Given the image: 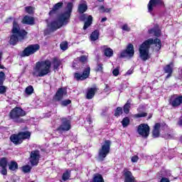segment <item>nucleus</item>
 I'll return each instance as SVG.
<instances>
[{
    "instance_id": "nucleus-1",
    "label": "nucleus",
    "mask_w": 182,
    "mask_h": 182,
    "mask_svg": "<svg viewBox=\"0 0 182 182\" xmlns=\"http://www.w3.org/2000/svg\"><path fill=\"white\" fill-rule=\"evenodd\" d=\"M73 12V4L72 2H68L65 7V11L61 13L58 16V21H53L49 24V28L51 32H55L62 28L64 25H68L69 21H70V17L72 16V13Z\"/></svg>"
},
{
    "instance_id": "nucleus-2",
    "label": "nucleus",
    "mask_w": 182,
    "mask_h": 182,
    "mask_svg": "<svg viewBox=\"0 0 182 182\" xmlns=\"http://www.w3.org/2000/svg\"><path fill=\"white\" fill-rule=\"evenodd\" d=\"M151 45H155L157 50L161 49V40L159 38H149L146 40L139 47V56L141 60L146 62L150 58V55L149 54V50Z\"/></svg>"
},
{
    "instance_id": "nucleus-3",
    "label": "nucleus",
    "mask_w": 182,
    "mask_h": 182,
    "mask_svg": "<svg viewBox=\"0 0 182 182\" xmlns=\"http://www.w3.org/2000/svg\"><path fill=\"white\" fill-rule=\"evenodd\" d=\"M11 33L13 34L10 36L9 43L13 46H15L18 42H22V41L26 39V36H28V31H26L25 29H21L19 23H18V21L16 20H14L13 21Z\"/></svg>"
},
{
    "instance_id": "nucleus-4",
    "label": "nucleus",
    "mask_w": 182,
    "mask_h": 182,
    "mask_svg": "<svg viewBox=\"0 0 182 182\" xmlns=\"http://www.w3.org/2000/svg\"><path fill=\"white\" fill-rule=\"evenodd\" d=\"M50 68H52V62L50 60L47 59L38 61L36 63L35 71L33 72V75L36 76V77H43V76H46V75L50 73Z\"/></svg>"
},
{
    "instance_id": "nucleus-5",
    "label": "nucleus",
    "mask_w": 182,
    "mask_h": 182,
    "mask_svg": "<svg viewBox=\"0 0 182 182\" xmlns=\"http://www.w3.org/2000/svg\"><path fill=\"white\" fill-rule=\"evenodd\" d=\"M26 111L23 110L21 107H15L9 113V120H12L14 123L21 124L25 123V119L23 117L26 116Z\"/></svg>"
},
{
    "instance_id": "nucleus-6",
    "label": "nucleus",
    "mask_w": 182,
    "mask_h": 182,
    "mask_svg": "<svg viewBox=\"0 0 182 182\" xmlns=\"http://www.w3.org/2000/svg\"><path fill=\"white\" fill-rule=\"evenodd\" d=\"M31 132L24 131L19 132L17 134H12L10 136V141L14 144V146H21L23 143L24 140H29L31 136Z\"/></svg>"
},
{
    "instance_id": "nucleus-7",
    "label": "nucleus",
    "mask_w": 182,
    "mask_h": 182,
    "mask_svg": "<svg viewBox=\"0 0 182 182\" xmlns=\"http://www.w3.org/2000/svg\"><path fill=\"white\" fill-rule=\"evenodd\" d=\"M112 146L111 140H105L104 144L98 151V161H105L107 155L110 153V146Z\"/></svg>"
},
{
    "instance_id": "nucleus-8",
    "label": "nucleus",
    "mask_w": 182,
    "mask_h": 182,
    "mask_svg": "<svg viewBox=\"0 0 182 182\" xmlns=\"http://www.w3.org/2000/svg\"><path fill=\"white\" fill-rule=\"evenodd\" d=\"M60 122L61 124L55 129V132H58L59 134H63V133L69 132L72 129L71 122L67 117H61Z\"/></svg>"
},
{
    "instance_id": "nucleus-9",
    "label": "nucleus",
    "mask_w": 182,
    "mask_h": 182,
    "mask_svg": "<svg viewBox=\"0 0 182 182\" xmlns=\"http://www.w3.org/2000/svg\"><path fill=\"white\" fill-rule=\"evenodd\" d=\"M39 49H41V46H39V44H30L21 52V57L28 58V56H31V55L36 53Z\"/></svg>"
},
{
    "instance_id": "nucleus-10",
    "label": "nucleus",
    "mask_w": 182,
    "mask_h": 182,
    "mask_svg": "<svg viewBox=\"0 0 182 182\" xmlns=\"http://www.w3.org/2000/svg\"><path fill=\"white\" fill-rule=\"evenodd\" d=\"M73 76L77 82L86 80L90 76V66L87 65L82 74L80 73H75Z\"/></svg>"
},
{
    "instance_id": "nucleus-11",
    "label": "nucleus",
    "mask_w": 182,
    "mask_h": 182,
    "mask_svg": "<svg viewBox=\"0 0 182 182\" xmlns=\"http://www.w3.org/2000/svg\"><path fill=\"white\" fill-rule=\"evenodd\" d=\"M137 133L144 139H147L150 136V127L147 124H141L137 127Z\"/></svg>"
},
{
    "instance_id": "nucleus-12",
    "label": "nucleus",
    "mask_w": 182,
    "mask_h": 182,
    "mask_svg": "<svg viewBox=\"0 0 182 182\" xmlns=\"http://www.w3.org/2000/svg\"><path fill=\"white\" fill-rule=\"evenodd\" d=\"M39 160H41V152L39 150L36 149L31 151L29 157V161L31 166H38L39 164Z\"/></svg>"
},
{
    "instance_id": "nucleus-13",
    "label": "nucleus",
    "mask_w": 182,
    "mask_h": 182,
    "mask_svg": "<svg viewBox=\"0 0 182 182\" xmlns=\"http://www.w3.org/2000/svg\"><path fill=\"white\" fill-rule=\"evenodd\" d=\"M133 58L134 56V46L132 43H129L125 50H123L121 53L119 58Z\"/></svg>"
},
{
    "instance_id": "nucleus-14",
    "label": "nucleus",
    "mask_w": 182,
    "mask_h": 182,
    "mask_svg": "<svg viewBox=\"0 0 182 182\" xmlns=\"http://www.w3.org/2000/svg\"><path fill=\"white\" fill-rule=\"evenodd\" d=\"M169 105L173 107H178L182 104V95H173L168 100Z\"/></svg>"
},
{
    "instance_id": "nucleus-15",
    "label": "nucleus",
    "mask_w": 182,
    "mask_h": 182,
    "mask_svg": "<svg viewBox=\"0 0 182 182\" xmlns=\"http://www.w3.org/2000/svg\"><path fill=\"white\" fill-rule=\"evenodd\" d=\"M66 93H68V92H66V90H65V88H63V87L58 88V90H57V92H55L54 96L53 97L52 101L53 102L62 101V100L63 99V96H65V95H66Z\"/></svg>"
},
{
    "instance_id": "nucleus-16",
    "label": "nucleus",
    "mask_w": 182,
    "mask_h": 182,
    "mask_svg": "<svg viewBox=\"0 0 182 182\" xmlns=\"http://www.w3.org/2000/svg\"><path fill=\"white\" fill-rule=\"evenodd\" d=\"M0 167H1V174L2 176L8 175V158L2 157L0 158Z\"/></svg>"
},
{
    "instance_id": "nucleus-17",
    "label": "nucleus",
    "mask_w": 182,
    "mask_h": 182,
    "mask_svg": "<svg viewBox=\"0 0 182 182\" xmlns=\"http://www.w3.org/2000/svg\"><path fill=\"white\" fill-rule=\"evenodd\" d=\"M6 75L4 71H0V95H5L6 93V86L4 85Z\"/></svg>"
},
{
    "instance_id": "nucleus-18",
    "label": "nucleus",
    "mask_w": 182,
    "mask_h": 182,
    "mask_svg": "<svg viewBox=\"0 0 182 182\" xmlns=\"http://www.w3.org/2000/svg\"><path fill=\"white\" fill-rule=\"evenodd\" d=\"M173 68L174 63L173 62H171L169 64H167L166 66L164 67V73H167V75L165 77V80H167V79H170V77L173 76Z\"/></svg>"
},
{
    "instance_id": "nucleus-19",
    "label": "nucleus",
    "mask_w": 182,
    "mask_h": 182,
    "mask_svg": "<svg viewBox=\"0 0 182 182\" xmlns=\"http://www.w3.org/2000/svg\"><path fill=\"white\" fill-rule=\"evenodd\" d=\"M163 6L164 5V1L163 0H150L148 4V11L149 12H153V9H154V6Z\"/></svg>"
},
{
    "instance_id": "nucleus-20",
    "label": "nucleus",
    "mask_w": 182,
    "mask_h": 182,
    "mask_svg": "<svg viewBox=\"0 0 182 182\" xmlns=\"http://www.w3.org/2000/svg\"><path fill=\"white\" fill-rule=\"evenodd\" d=\"M123 176L124 177V182H135L136 179L133 176L132 171L124 168L123 171Z\"/></svg>"
},
{
    "instance_id": "nucleus-21",
    "label": "nucleus",
    "mask_w": 182,
    "mask_h": 182,
    "mask_svg": "<svg viewBox=\"0 0 182 182\" xmlns=\"http://www.w3.org/2000/svg\"><path fill=\"white\" fill-rule=\"evenodd\" d=\"M97 90H99V88L97 87L87 88L85 95L86 99H87V100L93 99Z\"/></svg>"
},
{
    "instance_id": "nucleus-22",
    "label": "nucleus",
    "mask_w": 182,
    "mask_h": 182,
    "mask_svg": "<svg viewBox=\"0 0 182 182\" xmlns=\"http://www.w3.org/2000/svg\"><path fill=\"white\" fill-rule=\"evenodd\" d=\"M149 33H154L156 38H160L161 36V29H160L159 24H155L153 28L149 29Z\"/></svg>"
},
{
    "instance_id": "nucleus-23",
    "label": "nucleus",
    "mask_w": 182,
    "mask_h": 182,
    "mask_svg": "<svg viewBox=\"0 0 182 182\" xmlns=\"http://www.w3.org/2000/svg\"><path fill=\"white\" fill-rule=\"evenodd\" d=\"M161 127V124L156 123L154 126L152 130V137L154 139H157V137H160V129Z\"/></svg>"
},
{
    "instance_id": "nucleus-24",
    "label": "nucleus",
    "mask_w": 182,
    "mask_h": 182,
    "mask_svg": "<svg viewBox=\"0 0 182 182\" xmlns=\"http://www.w3.org/2000/svg\"><path fill=\"white\" fill-rule=\"evenodd\" d=\"M63 8V3L62 1H60L53 6L52 9L49 11L48 15L50 16H52V15H55V14H56L57 11H59V9H62Z\"/></svg>"
},
{
    "instance_id": "nucleus-25",
    "label": "nucleus",
    "mask_w": 182,
    "mask_h": 182,
    "mask_svg": "<svg viewBox=\"0 0 182 182\" xmlns=\"http://www.w3.org/2000/svg\"><path fill=\"white\" fill-rule=\"evenodd\" d=\"M21 22L24 25H35V18L26 15L23 16Z\"/></svg>"
},
{
    "instance_id": "nucleus-26",
    "label": "nucleus",
    "mask_w": 182,
    "mask_h": 182,
    "mask_svg": "<svg viewBox=\"0 0 182 182\" xmlns=\"http://www.w3.org/2000/svg\"><path fill=\"white\" fill-rule=\"evenodd\" d=\"M52 63L53 69L54 72H55V70H59V68H60V65H62V61L58 57H54Z\"/></svg>"
},
{
    "instance_id": "nucleus-27",
    "label": "nucleus",
    "mask_w": 182,
    "mask_h": 182,
    "mask_svg": "<svg viewBox=\"0 0 182 182\" xmlns=\"http://www.w3.org/2000/svg\"><path fill=\"white\" fill-rule=\"evenodd\" d=\"M132 107V100H128L127 102L124 105L122 110L125 114H129L130 113V109Z\"/></svg>"
},
{
    "instance_id": "nucleus-28",
    "label": "nucleus",
    "mask_w": 182,
    "mask_h": 182,
    "mask_svg": "<svg viewBox=\"0 0 182 182\" xmlns=\"http://www.w3.org/2000/svg\"><path fill=\"white\" fill-rule=\"evenodd\" d=\"M93 23V16L92 15H90L87 18V21L85 22L82 29L84 31H86L89 26H90Z\"/></svg>"
},
{
    "instance_id": "nucleus-29",
    "label": "nucleus",
    "mask_w": 182,
    "mask_h": 182,
    "mask_svg": "<svg viewBox=\"0 0 182 182\" xmlns=\"http://www.w3.org/2000/svg\"><path fill=\"white\" fill-rule=\"evenodd\" d=\"M18 163L15 161H11L9 164V169L11 171H15L16 170H18Z\"/></svg>"
},
{
    "instance_id": "nucleus-30",
    "label": "nucleus",
    "mask_w": 182,
    "mask_h": 182,
    "mask_svg": "<svg viewBox=\"0 0 182 182\" xmlns=\"http://www.w3.org/2000/svg\"><path fill=\"white\" fill-rule=\"evenodd\" d=\"M99 31L95 30L90 35V40L92 41V42H95L99 39Z\"/></svg>"
},
{
    "instance_id": "nucleus-31",
    "label": "nucleus",
    "mask_w": 182,
    "mask_h": 182,
    "mask_svg": "<svg viewBox=\"0 0 182 182\" xmlns=\"http://www.w3.org/2000/svg\"><path fill=\"white\" fill-rule=\"evenodd\" d=\"M104 55L107 58H112L113 56V49L110 48H106L103 50Z\"/></svg>"
},
{
    "instance_id": "nucleus-32",
    "label": "nucleus",
    "mask_w": 182,
    "mask_h": 182,
    "mask_svg": "<svg viewBox=\"0 0 182 182\" xmlns=\"http://www.w3.org/2000/svg\"><path fill=\"white\" fill-rule=\"evenodd\" d=\"M123 114V107H117L114 111V116L115 117H120Z\"/></svg>"
},
{
    "instance_id": "nucleus-33",
    "label": "nucleus",
    "mask_w": 182,
    "mask_h": 182,
    "mask_svg": "<svg viewBox=\"0 0 182 182\" xmlns=\"http://www.w3.org/2000/svg\"><path fill=\"white\" fill-rule=\"evenodd\" d=\"M87 11V5L86 4H80L78 6L79 14H85Z\"/></svg>"
},
{
    "instance_id": "nucleus-34",
    "label": "nucleus",
    "mask_w": 182,
    "mask_h": 182,
    "mask_svg": "<svg viewBox=\"0 0 182 182\" xmlns=\"http://www.w3.org/2000/svg\"><path fill=\"white\" fill-rule=\"evenodd\" d=\"M92 182H105V179H103V176L101 174L97 173L94 176Z\"/></svg>"
},
{
    "instance_id": "nucleus-35",
    "label": "nucleus",
    "mask_w": 182,
    "mask_h": 182,
    "mask_svg": "<svg viewBox=\"0 0 182 182\" xmlns=\"http://www.w3.org/2000/svg\"><path fill=\"white\" fill-rule=\"evenodd\" d=\"M70 171H65L62 176V180L63 181H68V180H70Z\"/></svg>"
},
{
    "instance_id": "nucleus-36",
    "label": "nucleus",
    "mask_w": 182,
    "mask_h": 182,
    "mask_svg": "<svg viewBox=\"0 0 182 182\" xmlns=\"http://www.w3.org/2000/svg\"><path fill=\"white\" fill-rule=\"evenodd\" d=\"M25 12H26V14H28V15H33V14H35V7L32 6H26Z\"/></svg>"
},
{
    "instance_id": "nucleus-37",
    "label": "nucleus",
    "mask_w": 182,
    "mask_h": 182,
    "mask_svg": "<svg viewBox=\"0 0 182 182\" xmlns=\"http://www.w3.org/2000/svg\"><path fill=\"white\" fill-rule=\"evenodd\" d=\"M33 86L32 85H28L27 87L25 89V93L27 95V96H31L34 92Z\"/></svg>"
},
{
    "instance_id": "nucleus-38",
    "label": "nucleus",
    "mask_w": 182,
    "mask_h": 182,
    "mask_svg": "<svg viewBox=\"0 0 182 182\" xmlns=\"http://www.w3.org/2000/svg\"><path fill=\"white\" fill-rule=\"evenodd\" d=\"M122 127H127L130 124V118L129 117L123 118L122 121Z\"/></svg>"
},
{
    "instance_id": "nucleus-39",
    "label": "nucleus",
    "mask_w": 182,
    "mask_h": 182,
    "mask_svg": "<svg viewBox=\"0 0 182 182\" xmlns=\"http://www.w3.org/2000/svg\"><path fill=\"white\" fill-rule=\"evenodd\" d=\"M21 170L23 173H31V170H32V166L29 165H25L21 167Z\"/></svg>"
},
{
    "instance_id": "nucleus-40",
    "label": "nucleus",
    "mask_w": 182,
    "mask_h": 182,
    "mask_svg": "<svg viewBox=\"0 0 182 182\" xmlns=\"http://www.w3.org/2000/svg\"><path fill=\"white\" fill-rule=\"evenodd\" d=\"M95 71L100 73H103V63H97Z\"/></svg>"
},
{
    "instance_id": "nucleus-41",
    "label": "nucleus",
    "mask_w": 182,
    "mask_h": 182,
    "mask_svg": "<svg viewBox=\"0 0 182 182\" xmlns=\"http://www.w3.org/2000/svg\"><path fill=\"white\" fill-rule=\"evenodd\" d=\"M99 11H102L103 13H106V14H110V12L112 11V8H109V9H105V6L102 5L99 7Z\"/></svg>"
},
{
    "instance_id": "nucleus-42",
    "label": "nucleus",
    "mask_w": 182,
    "mask_h": 182,
    "mask_svg": "<svg viewBox=\"0 0 182 182\" xmlns=\"http://www.w3.org/2000/svg\"><path fill=\"white\" fill-rule=\"evenodd\" d=\"M72 104V100H65L61 101L60 105L63 106V107H66V106H69V105Z\"/></svg>"
},
{
    "instance_id": "nucleus-43",
    "label": "nucleus",
    "mask_w": 182,
    "mask_h": 182,
    "mask_svg": "<svg viewBox=\"0 0 182 182\" xmlns=\"http://www.w3.org/2000/svg\"><path fill=\"white\" fill-rule=\"evenodd\" d=\"M77 59L81 62V63H85V62H87V57H86V55H81L80 57L77 58Z\"/></svg>"
},
{
    "instance_id": "nucleus-44",
    "label": "nucleus",
    "mask_w": 182,
    "mask_h": 182,
    "mask_svg": "<svg viewBox=\"0 0 182 182\" xmlns=\"http://www.w3.org/2000/svg\"><path fill=\"white\" fill-rule=\"evenodd\" d=\"M60 48L61 50H67L68 49V43L67 41L63 42L60 44Z\"/></svg>"
},
{
    "instance_id": "nucleus-45",
    "label": "nucleus",
    "mask_w": 182,
    "mask_h": 182,
    "mask_svg": "<svg viewBox=\"0 0 182 182\" xmlns=\"http://www.w3.org/2000/svg\"><path fill=\"white\" fill-rule=\"evenodd\" d=\"M147 116V112H141V113H138L134 115L136 119H140V117H146Z\"/></svg>"
},
{
    "instance_id": "nucleus-46",
    "label": "nucleus",
    "mask_w": 182,
    "mask_h": 182,
    "mask_svg": "<svg viewBox=\"0 0 182 182\" xmlns=\"http://www.w3.org/2000/svg\"><path fill=\"white\" fill-rule=\"evenodd\" d=\"M122 31H126L127 32H130V31H132L130 27H129V25H127V23L122 26Z\"/></svg>"
},
{
    "instance_id": "nucleus-47",
    "label": "nucleus",
    "mask_w": 182,
    "mask_h": 182,
    "mask_svg": "<svg viewBox=\"0 0 182 182\" xmlns=\"http://www.w3.org/2000/svg\"><path fill=\"white\" fill-rule=\"evenodd\" d=\"M162 137L165 139V140H170L173 139V135H171V134H165L162 136Z\"/></svg>"
},
{
    "instance_id": "nucleus-48",
    "label": "nucleus",
    "mask_w": 182,
    "mask_h": 182,
    "mask_svg": "<svg viewBox=\"0 0 182 182\" xmlns=\"http://www.w3.org/2000/svg\"><path fill=\"white\" fill-rule=\"evenodd\" d=\"M119 74L120 71L119 70V68H117L113 70L112 75H114V76H119Z\"/></svg>"
},
{
    "instance_id": "nucleus-49",
    "label": "nucleus",
    "mask_w": 182,
    "mask_h": 182,
    "mask_svg": "<svg viewBox=\"0 0 182 182\" xmlns=\"http://www.w3.org/2000/svg\"><path fill=\"white\" fill-rule=\"evenodd\" d=\"M131 161H132V163H137V161H139V156H136V155L132 156V159H131Z\"/></svg>"
},
{
    "instance_id": "nucleus-50",
    "label": "nucleus",
    "mask_w": 182,
    "mask_h": 182,
    "mask_svg": "<svg viewBox=\"0 0 182 182\" xmlns=\"http://www.w3.org/2000/svg\"><path fill=\"white\" fill-rule=\"evenodd\" d=\"M160 182H170V179H168V178L162 177Z\"/></svg>"
},
{
    "instance_id": "nucleus-51",
    "label": "nucleus",
    "mask_w": 182,
    "mask_h": 182,
    "mask_svg": "<svg viewBox=\"0 0 182 182\" xmlns=\"http://www.w3.org/2000/svg\"><path fill=\"white\" fill-rule=\"evenodd\" d=\"M80 20L82 21H86V14H82L80 16Z\"/></svg>"
},
{
    "instance_id": "nucleus-52",
    "label": "nucleus",
    "mask_w": 182,
    "mask_h": 182,
    "mask_svg": "<svg viewBox=\"0 0 182 182\" xmlns=\"http://www.w3.org/2000/svg\"><path fill=\"white\" fill-rule=\"evenodd\" d=\"M132 73H133V70H132V69H129V70L127 72L126 75H127V76H130V75H132Z\"/></svg>"
},
{
    "instance_id": "nucleus-53",
    "label": "nucleus",
    "mask_w": 182,
    "mask_h": 182,
    "mask_svg": "<svg viewBox=\"0 0 182 182\" xmlns=\"http://www.w3.org/2000/svg\"><path fill=\"white\" fill-rule=\"evenodd\" d=\"M1 58H2V53H0V63H1ZM0 69H5V66L0 64Z\"/></svg>"
},
{
    "instance_id": "nucleus-54",
    "label": "nucleus",
    "mask_w": 182,
    "mask_h": 182,
    "mask_svg": "<svg viewBox=\"0 0 182 182\" xmlns=\"http://www.w3.org/2000/svg\"><path fill=\"white\" fill-rule=\"evenodd\" d=\"M14 19V17H9L8 18L6 19V23H9V22H11V21H12Z\"/></svg>"
},
{
    "instance_id": "nucleus-55",
    "label": "nucleus",
    "mask_w": 182,
    "mask_h": 182,
    "mask_svg": "<svg viewBox=\"0 0 182 182\" xmlns=\"http://www.w3.org/2000/svg\"><path fill=\"white\" fill-rule=\"evenodd\" d=\"M178 126H182V117L179 118V120L178 121Z\"/></svg>"
},
{
    "instance_id": "nucleus-56",
    "label": "nucleus",
    "mask_w": 182,
    "mask_h": 182,
    "mask_svg": "<svg viewBox=\"0 0 182 182\" xmlns=\"http://www.w3.org/2000/svg\"><path fill=\"white\" fill-rule=\"evenodd\" d=\"M106 21H107V17H104L101 19V22H106Z\"/></svg>"
},
{
    "instance_id": "nucleus-57",
    "label": "nucleus",
    "mask_w": 182,
    "mask_h": 182,
    "mask_svg": "<svg viewBox=\"0 0 182 182\" xmlns=\"http://www.w3.org/2000/svg\"><path fill=\"white\" fill-rule=\"evenodd\" d=\"M153 117V114H149L148 116V120H149V119H151Z\"/></svg>"
},
{
    "instance_id": "nucleus-58",
    "label": "nucleus",
    "mask_w": 182,
    "mask_h": 182,
    "mask_svg": "<svg viewBox=\"0 0 182 182\" xmlns=\"http://www.w3.org/2000/svg\"><path fill=\"white\" fill-rule=\"evenodd\" d=\"M87 122L90 123V124L92 123V118L89 117L87 119Z\"/></svg>"
},
{
    "instance_id": "nucleus-59",
    "label": "nucleus",
    "mask_w": 182,
    "mask_h": 182,
    "mask_svg": "<svg viewBox=\"0 0 182 182\" xmlns=\"http://www.w3.org/2000/svg\"><path fill=\"white\" fill-rule=\"evenodd\" d=\"M98 2H105V0H97Z\"/></svg>"
},
{
    "instance_id": "nucleus-60",
    "label": "nucleus",
    "mask_w": 182,
    "mask_h": 182,
    "mask_svg": "<svg viewBox=\"0 0 182 182\" xmlns=\"http://www.w3.org/2000/svg\"><path fill=\"white\" fill-rule=\"evenodd\" d=\"M179 141L182 143V136L180 137Z\"/></svg>"
},
{
    "instance_id": "nucleus-61",
    "label": "nucleus",
    "mask_w": 182,
    "mask_h": 182,
    "mask_svg": "<svg viewBox=\"0 0 182 182\" xmlns=\"http://www.w3.org/2000/svg\"><path fill=\"white\" fill-rule=\"evenodd\" d=\"M137 110H138V112H140V108H138V109H137Z\"/></svg>"
}]
</instances>
